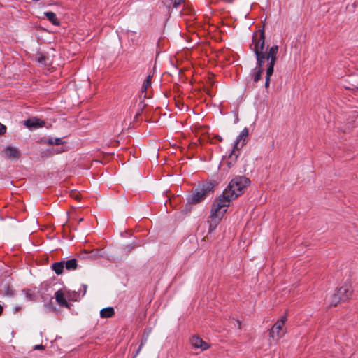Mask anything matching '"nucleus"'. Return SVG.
<instances>
[{
  "label": "nucleus",
  "instance_id": "obj_1",
  "mask_svg": "<svg viewBox=\"0 0 358 358\" xmlns=\"http://www.w3.org/2000/svg\"><path fill=\"white\" fill-rule=\"evenodd\" d=\"M253 52L255 55L257 64L255 68L252 69L250 76L254 83L258 82L264 71V65L267 60V52L265 51V33L264 30H259L258 34L253 35Z\"/></svg>",
  "mask_w": 358,
  "mask_h": 358
},
{
  "label": "nucleus",
  "instance_id": "obj_2",
  "mask_svg": "<svg viewBox=\"0 0 358 358\" xmlns=\"http://www.w3.org/2000/svg\"><path fill=\"white\" fill-rule=\"evenodd\" d=\"M250 183V180L248 178L243 176H237L230 181L227 187L223 192L227 194L231 199L234 200L243 193V189L249 185Z\"/></svg>",
  "mask_w": 358,
  "mask_h": 358
},
{
  "label": "nucleus",
  "instance_id": "obj_3",
  "mask_svg": "<svg viewBox=\"0 0 358 358\" xmlns=\"http://www.w3.org/2000/svg\"><path fill=\"white\" fill-rule=\"evenodd\" d=\"M217 183L215 181H206L199 186L193 193L189 195L187 203L189 204H197L203 201L210 193L213 192Z\"/></svg>",
  "mask_w": 358,
  "mask_h": 358
},
{
  "label": "nucleus",
  "instance_id": "obj_4",
  "mask_svg": "<svg viewBox=\"0 0 358 358\" xmlns=\"http://www.w3.org/2000/svg\"><path fill=\"white\" fill-rule=\"evenodd\" d=\"M231 198L224 192L222 194L217 198L212 204L210 215L217 217L222 218L229 206Z\"/></svg>",
  "mask_w": 358,
  "mask_h": 358
},
{
  "label": "nucleus",
  "instance_id": "obj_5",
  "mask_svg": "<svg viewBox=\"0 0 358 358\" xmlns=\"http://www.w3.org/2000/svg\"><path fill=\"white\" fill-rule=\"evenodd\" d=\"M279 50V47L277 45H273L268 49L267 52V68L266 72L265 79V88L268 90L270 86L271 76L273 75L274 71V66L277 61V55Z\"/></svg>",
  "mask_w": 358,
  "mask_h": 358
},
{
  "label": "nucleus",
  "instance_id": "obj_6",
  "mask_svg": "<svg viewBox=\"0 0 358 358\" xmlns=\"http://www.w3.org/2000/svg\"><path fill=\"white\" fill-rule=\"evenodd\" d=\"M287 316L283 315L278 319L269 330V336L273 340L278 341L286 334L285 323L287 321Z\"/></svg>",
  "mask_w": 358,
  "mask_h": 358
},
{
  "label": "nucleus",
  "instance_id": "obj_7",
  "mask_svg": "<svg viewBox=\"0 0 358 358\" xmlns=\"http://www.w3.org/2000/svg\"><path fill=\"white\" fill-rule=\"evenodd\" d=\"M352 292L353 289L352 286L349 284H344L338 289L336 293L339 296L340 299H341L343 301H345L352 296Z\"/></svg>",
  "mask_w": 358,
  "mask_h": 358
},
{
  "label": "nucleus",
  "instance_id": "obj_8",
  "mask_svg": "<svg viewBox=\"0 0 358 358\" xmlns=\"http://www.w3.org/2000/svg\"><path fill=\"white\" fill-rule=\"evenodd\" d=\"M240 150L234 148L229 156L223 162V164H226L228 169L234 166L237 162V159L240 154Z\"/></svg>",
  "mask_w": 358,
  "mask_h": 358
},
{
  "label": "nucleus",
  "instance_id": "obj_9",
  "mask_svg": "<svg viewBox=\"0 0 358 358\" xmlns=\"http://www.w3.org/2000/svg\"><path fill=\"white\" fill-rule=\"evenodd\" d=\"M249 135V130L248 128H244L240 134L237 136L236 140L234 143V148L240 150L245 145L246 138Z\"/></svg>",
  "mask_w": 358,
  "mask_h": 358
},
{
  "label": "nucleus",
  "instance_id": "obj_10",
  "mask_svg": "<svg viewBox=\"0 0 358 358\" xmlns=\"http://www.w3.org/2000/svg\"><path fill=\"white\" fill-rule=\"evenodd\" d=\"M6 157L8 159H17L20 157V151L13 146H8L4 149Z\"/></svg>",
  "mask_w": 358,
  "mask_h": 358
},
{
  "label": "nucleus",
  "instance_id": "obj_11",
  "mask_svg": "<svg viewBox=\"0 0 358 358\" xmlns=\"http://www.w3.org/2000/svg\"><path fill=\"white\" fill-rule=\"evenodd\" d=\"M191 344L193 347L196 348H201L202 350H205L209 348L210 345L208 343L203 341L199 336H192L190 340Z\"/></svg>",
  "mask_w": 358,
  "mask_h": 358
},
{
  "label": "nucleus",
  "instance_id": "obj_12",
  "mask_svg": "<svg viewBox=\"0 0 358 358\" xmlns=\"http://www.w3.org/2000/svg\"><path fill=\"white\" fill-rule=\"evenodd\" d=\"M55 297L57 303L61 306V307H66L69 308L70 306L68 303L66 298L64 297V293L62 291V289L57 290L55 294Z\"/></svg>",
  "mask_w": 358,
  "mask_h": 358
},
{
  "label": "nucleus",
  "instance_id": "obj_13",
  "mask_svg": "<svg viewBox=\"0 0 358 358\" xmlns=\"http://www.w3.org/2000/svg\"><path fill=\"white\" fill-rule=\"evenodd\" d=\"M43 124V121L36 118H29L24 122V124L29 128L41 127Z\"/></svg>",
  "mask_w": 358,
  "mask_h": 358
},
{
  "label": "nucleus",
  "instance_id": "obj_14",
  "mask_svg": "<svg viewBox=\"0 0 358 358\" xmlns=\"http://www.w3.org/2000/svg\"><path fill=\"white\" fill-rule=\"evenodd\" d=\"M152 75H148L146 78L145 79L143 85H142V87H141V93H145L144 94V97L145 98H147V94H146V91L151 86V83H152Z\"/></svg>",
  "mask_w": 358,
  "mask_h": 358
},
{
  "label": "nucleus",
  "instance_id": "obj_15",
  "mask_svg": "<svg viewBox=\"0 0 358 358\" xmlns=\"http://www.w3.org/2000/svg\"><path fill=\"white\" fill-rule=\"evenodd\" d=\"M52 269L57 275H61L64 268V261L55 262L51 266Z\"/></svg>",
  "mask_w": 358,
  "mask_h": 358
},
{
  "label": "nucleus",
  "instance_id": "obj_16",
  "mask_svg": "<svg viewBox=\"0 0 358 358\" xmlns=\"http://www.w3.org/2000/svg\"><path fill=\"white\" fill-rule=\"evenodd\" d=\"M115 315V310L113 307L104 308L100 311V317L102 318H110Z\"/></svg>",
  "mask_w": 358,
  "mask_h": 358
},
{
  "label": "nucleus",
  "instance_id": "obj_17",
  "mask_svg": "<svg viewBox=\"0 0 358 358\" xmlns=\"http://www.w3.org/2000/svg\"><path fill=\"white\" fill-rule=\"evenodd\" d=\"M210 220L209 221L208 232L211 233L216 229L217 224L220 223L222 218L217 217L216 216H213L211 215L210 216Z\"/></svg>",
  "mask_w": 358,
  "mask_h": 358
},
{
  "label": "nucleus",
  "instance_id": "obj_18",
  "mask_svg": "<svg viewBox=\"0 0 358 358\" xmlns=\"http://www.w3.org/2000/svg\"><path fill=\"white\" fill-rule=\"evenodd\" d=\"M64 268L67 271H74L78 268L77 259L73 258L67 261H64Z\"/></svg>",
  "mask_w": 358,
  "mask_h": 358
},
{
  "label": "nucleus",
  "instance_id": "obj_19",
  "mask_svg": "<svg viewBox=\"0 0 358 358\" xmlns=\"http://www.w3.org/2000/svg\"><path fill=\"white\" fill-rule=\"evenodd\" d=\"M162 2L169 8H177L183 0H161Z\"/></svg>",
  "mask_w": 358,
  "mask_h": 358
},
{
  "label": "nucleus",
  "instance_id": "obj_20",
  "mask_svg": "<svg viewBox=\"0 0 358 358\" xmlns=\"http://www.w3.org/2000/svg\"><path fill=\"white\" fill-rule=\"evenodd\" d=\"M47 19L52 22L54 25H59V22L56 16V14L52 11L45 12V13Z\"/></svg>",
  "mask_w": 358,
  "mask_h": 358
},
{
  "label": "nucleus",
  "instance_id": "obj_21",
  "mask_svg": "<svg viewBox=\"0 0 358 358\" xmlns=\"http://www.w3.org/2000/svg\"><path fill=\"white\" fill-rule=\"evenodd\" d=\"M25 296L28 301H34L36 300V294L31 290L25 291Z\"/></svg>",
  "mask_w": 358,
  "mask_h": 358
},
{
  "label": "nucleus",
  "instance_id": "obj_22",
  "mask_svg": "<svg viewBox=\"0 0 358 358\" xmlns=\"http://www.w3.org/2000/svg\"><path fill=\"white\" fill-rule=\"evenodd\" d=\"M48 143L50 145H62L64 141L60 138H50L48 140Z\"/></svg>",
  "mask_w": 358,
  "mask_h": 358
},
{
  "label": "nucleus",
  "instance_id": "obj_23",
  "mask_svg": "<svg viewBox=\"0 0 358 358\" xmlns=\"http://www.w3.org/2000/svg\"><path fill=\"white\" fill-rule=\"evenodd\" d=\"M343 301L341 299H340L339 296L335 293L332 296V299L330 306H336L340 301Z\"/></svg>",
  "mask_w": 358,
  "mask_h": 358
},
{
  "label": "nucleus",
  "instance_id": "obj_24",
  "mask_svg": "<svg viewBox=\"0 0 358 358\" xmlns=\"http://www.w3.org/2000/svg\"><path fill=\"white\" fill-rule=\"evenodd\" d=\"M6 132V127L0 123V135L4 134Z\"/></svg>",
  "mask_w": 358,
  "mask_h": 358
},
{
  "label": "nucleus",
  "instance_id": "obj_25",
  "mask_svg": "<svg viewBox=\"0 0 358 358\" xmlns=\"http://www.w3.org/2000/svg\"><path fill=\"white\" fill-rule=\"evenodd\" d=\"M71 197H73V199H75L76 200H80V194L78 192H73L71 193Z\"/></svg>",
  "mask_w": 358,
  "mask_h": 358
},
{
  "label": "nucleus",
  "instance_id": "obj_26",
  "mask_svg": "<svg viewBox=\"0 0 358 358\" xmlns=\"http://www.w3.org/2000/svg\"><path fill=\"white\" fill-rule=\"evenodd\" d=\"M45 57L44 55H41L38 58H37V61L40 63H43V62H45Z\"/></svg>",
  "mask_w": 358,
  "mask_h": 358
},
{
  "label": "nucleus",
  "instance_id": "obj_27",
  "mask_svg": "<svg viewBox=\"0 0 358 358\" xmlns=\"http://www.w3.org/2000/svg\"><path fill=\"white\" fill-rule=\"evenodd\" d=\"M45 349V346L43 345H36L34 347V350H44Z\"/></svg>",
  "mask_w": 358,
  "mask_h": 358
},
{
  "label": "nucleus",
  "instance_id": "obj_28",
  "mask_svg": "<svg viewBox=\"0 0 358 358\" xmlns=\"http://www.w3.org/2000/svg\"><path fill=\"white\" fill-rule=\"evenodd\" d=\"M143 345V343H141V344L139 345V347H138V350H137V351H136V354L133 356V357H132V358H136V356L138 355V354L140 352V351H141V348H142Z\"/></svg>",
  "mask_w": 358,
  "mask_h": 358
},
{
  "label": "nucleus",
  "instance_id": "obj_29",
  "mask_svg": "<svg viewBox=\"0 0 358 358\" xmlns=\"http://www.w3.org/2000/svg\"><path fill=\"white\" fill-rule=\"evenodd\" d=\"M82 287L83 288V294H82V296H84L85 295L87 289V285L83 284V285H82Z\"/></svg>",
  "mask_w": 358,
  "mask_h": 358
},
{
  "label": "nucleus",
  "instance_id": "obj_30",
  "mask_svg": "<svg viewBox=\"0 0 358 358\" xmlns=\"http://www.w3.org/2000/svg\"><path fill=\"white\" fill-rule=\"evenodd\" d=\"M345 88H346V89H349V90H355V88L358 89V87H352V88H351V87H345Z\"/></svg>",
  "mask_w": 358,
  "mask_h": 358
},
{
  "label": "nucleus",
  "instance_id": "obj_31",
  "mask_svg": "<svg viewBox=\"0 0 358 358\" xmlns=\"http://www.w3.org/2000/svg\"><path fill=\"white\" fill-rule=\"evenodd\" d=\"M3 313V307L0 305V316Z\"/></svg>",
  "mask_w": 358,
  "mask_h": 358
},
{
  "label": "nucleus",
  "instance_id": "obj_32",
  "mask_svg": "<svg viewBox=\"0 0 358 358\" xmlns=\"http://www.w3.org/2000/svg\"><path fill=\"white\" fill-rule=\"evenodd\" d=\"M64 149L58 150L57 151V153H61V152H64Z\"/></svg>",
  "mask_w": 358,
  "mask_h": 358
},
{
  "label": "nucleus",
  "instance_id": "obj_33",
  "mask_svg": "<svg viewBox=\"0 0 358 358\" xmlns=\"http://www.w3.org/2000/svg\"><path fill=\"white\" fill-rule=\"evenodd\" d=\"M20 309V308H17H17H15V311H17V310H19Z\"/></svg>",
  "mask_w": 358,
  "mask_h": 358
},
{
  "label": "nucleus",
  "instance_id": "obj_34",
  "mask_svg": "<svg viewBox=\"0 0 358 358\" xmlns=\"http://www.w3.org/2000/svg\"><path fill=\"white\" fill-rule=\"evenodd\" d=\"M252 45L254 46V44H253V43H252ZM250 49H252V50H253L254 47H253V48H252V47H250Z\"/></svg>",
  "mask_w": 358,
  "mask_h": 358
}]
</instances>
